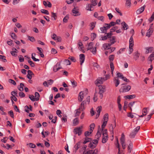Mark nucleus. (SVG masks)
Returning <instances> with one entry per match:
<instances>
[{
    "label": "nucleus",
    "mask_w": 154,
    "mask_h": 154,
    "mask_svg": "<svg viewBox=\"0 0 154 154\" xmlns=\"http://www.w3.org/2000/svg\"><path fill=\"white\" fill-rule=\"evenodd\" d=\"M37 49L40 52V55L42 57H44V55L42 52V49L40 48L37 47Z\"/></svg>",
    "instance_id": "a878e982"
},
{
    "label": "nucleus",
    "mask_w": 154,
    "mask_h": 154,
    "mask_svg": "<svg viewBox=\"0 0 154 154\" xmlns=\"http://www.w3.org/2000/svg\"><path fill=\"white\" fill-rule=\"evenodd\" d=\"M93 43L92 42H91L88 44V47L87 48V50H91L93 48Z\"/></svg>",
    "instance_id": "c756f323"
},
{
    "label": "nucleus",
    "mask_w": 154,
    "mask_h": 154,
    "mask_svg": "<svg viewBox=\"0 0 154 154\" xmlns=\"http://www.w3.org/2000/svg\"><path fill=\"white\" fill-rule=\"evenodd\" d=\"M98 87H99V94H103L104 92V89L103 88L101 85H98Z\"/></svg>",
    "instance_id": "4be33fe9"
},
{
    "label": "nucleus",
    "mask_w": 154,
    "mask_h": 154,
    "mask_svg": "<svg viewBox=\"0 0 154 154\" xmlns=\"http://www.w3.org/2000/svg\"><path fill=\"white\" fill-rule=\"evenodd\" d=\"M90 4H87L86 5V9L87 10L89 11H92L93 10V9H91L90 7Z\"/></svg>",
    "instance_id": "c03bdc74"
},
{
    "label": "nucleus",
    "mask_w": 154,
    "mask_h": 154,
    "mask_svg": "<svg viewBox=\"0 0 154 154\" xmlns=\"http://www.w3.org/2000/svg\"><path fill=\"white\" fill-rule=\"evenodd\" d=\"M102 107L101 106H98L96 109V111L97 112V114L96 115V118H98L100 114V112L101 110Z\"/></svg>",
    "instance_id": "9b49d317"
},
{
    "label": "nucleus",
    "mask_w": 154,
    "mask_h": 154,
    "mask_svg": "<svg viewBox=\"0 0 154 154\" xmlns=\"http://www.w3.org/2000/svg\"><path fill=\"white\" fill-rule=\"evenodd\" d=\"M122 24L123 27V28L124 30H127L128 28V25L125 23V22H123L122 23Z\"/></svg>",
    "instance_id": "412c9836"
},
{
    "label": "nucleus",
    "mask_w": 154,
    "mask_h": 154,
    "mask_svg": "<svg viewBox=\"0 0 154 154\" xmlns=\"http://www.w3.org/2000/svg\"><path fill=\"white\" fill-rule=\"evenodd\" d=\"M51 17L54 18V20H55L57 18V16L56 14L53 12H51Z\"/></svg>",
    "instance_id": "864d4df0"
},
{
    "label": "nucleus",
    "mask_w": 154,
    "mask_h": 154,
    "mask_svg": "<svg viewBox=\"0 0 154 154\" xmlns=\"http://www.w3.org/2000/svg\"><path fill=\"white\" fill-rule=\"evenodd\" d=\"M41 13L43 14H45L48 15L49 14V13L48 11V10H45L44 9H42L41 10Z\"/></svg>",
    "instance_id": "f704fd0d"
},
{
    "label": "nucleus",
    "mask_w": 154,
    "mask_h": 154,
    "mask_svg": "<svg viewBox=\"0 0 154 154\" xmlns=\"http://www.w3.org/2000/svg\"><path fill=\"white\" fill-rule=\"evenodd\" d=\"M135 97L136 96L135 94H132L131 95L125 96L124 97L125 98L130 99L135 98Z\"/></svg>",
    "instance_id": "5701e85b"
},
{
    "label": "nucleus",
    "mask_w": 154,
    "mask_h": 154,
    "mask_svg": "<svg viewBox=\"0 0 154 154\" xmlns=\"http://www.w3.org/2000/svg\"><path fill=\"white\" fill-rule=\"evenodd\" d=\"M108 137H106L103 136L102 142L103 143H106L108 140Z\"/></svg>",
    "instance_id": "58836bf2"
},
{
    "label": "nucleus",
    "mask_w": 154,
    "mask_h": 154,
    "mask_svg": "<svg viewBox=\"0 0 154 154\" xmlns=\"http://www.w3.org/2000/svg\"><path fill=\"white\" fill-rule=\"evenodd\" d=\"M43 4L45 7H48L51 8L52 7V5L51 2L48 1H43Z\"/></svg>",
    "instance_id": "ddd939ff"
},
{
    "label": "nucleus",
    "mask_w": 154,
    "mask_h": 154,
    "mask_svg": "<svg viewBox=\"0 0 154 154\" xmlns=\"http://www.w3.org/2000/svg\"><path fill=\"white\" fill-rule=\"evenodd\" d=\"M8 82L10 83H11L12 84L14 85H16V83L15 82V81H14V80L10 79L8 80Z\"/></svg>",
    "instance_id": "4d7b16f0"
},
{
    "label": "nucleus",
    "mask_w": 154,
    "mask_h": 154,
    "mask_svg": "<svg viewBox=\"0 0 154 154\" xmlns=\"http://www.w3.org/2000/svg\"><path fill=\"white\" fill-rule=\"evenodd\" d=\"M135 55L134 57V58L135 60H137L138 58L140 56V54L139 53L137 52H135L134 53Z\"/></svg>",
    "instance_id": "a19ab883"
},
{
    "label": "nucleus",
    "mask_w": 154,
    "mask_h": 154,
    "mask_svg": "<svg viewBox=\"0 0 154 154\" xmlns=\"http://www.w3.org/2000/svg\"><path fill=\"white\" fill-rule=\"evenodd\" d=\"M80 144V143L79 142L77 143L74 146V151L75 152H76L77 150L78 149L79 147V146Z\"/></svg>",
    "instance_id": "6ab92c4d"
},
{
    "label": "nucleus",
    "mask_w": 154,
    "mask_h": 154,
    "mask_svg": "<svg viewBox=\"0 0 154 154\" xmlns=\"http://www.w3.org/2000/svg\"><path fill=\"white\" fill-rule=\"evenodd\" d=\"M131 0H126L125 4L127 6L130 7L131 5Z\"/></svg>",
    "instance_id": "13d9d810"
},
{
    "label": "nucleus",
    "mask_w": 154,
    "mask_h": 154,
    "mask_svg": "<svg viewBox=\"0 0 154 154\" xmlns=\"http://www.w3.org/2000/svg\"><path fill=\"white\" fill-rule=\"evenodd\" d=\"M19 96L21 97H25L24 93L23 92H20L19 93Z\"/></svg>",
    "instance_id": "774afa93"
},
{
    "label": "nucleus",
    "mask_w": 154,
    "mask_h": 154,
    "mask_svg": "<svg viewBox=\"0 0 154 154\" xmlns=\"http://www.w3.org/2000/svg\"><path fill=\"white\" fill-rule=\"evenodd\" d=\"M101 132H97V134L95 136V138L96 139H95L94 140H97L98 142L99 138L101 136Z\"/></svg>",
    "instance_id": "cd10ccee"
},
{
    "label": "nucleus",
    "mask_w": 154,
    "mask_h": 154,
    "mask_svg": "<svg viewBox=\"0 0 154 154\" xmlns=\"http://www.w3.org/2000/svg\"><path fill=\"white\" fill-rule=\"evenodd\" d=\"M107 122H105V121H104L103 122V123L102 125V126H101L102 131L103 130V129L105 127V126H106V125L107 123Z\"/></svg>",
    "instance_id": "603ef678"
},
{
    "label": "nucleus",
    "mask_w": 154,
    "mask_h": 154,
    "mask_svg": "<svg viewBox=\"0 0 154 154\" xmlns=\"http://www.w3.org/2000/svg\"><path fill=\"white\" fill-rule=\"evenodd\" d=\"M19 61L20 62H23L24 61V59L22 55H20L19 57Z\"/></svg>",
    "instance_id": "bf43d9fd"
},
{
    "label": "nucleus",
    "mask_w": 154,
    "mask_h": 154,
    "mask_svg": "<svg viewBox=\"0 0 154 154\" xmlns=\"http://www.w3.org/2000/svg\"><path fill=\"white\" fill-rule=\"evenodd\" d=\"M71 82L73 88H75L77 85V82L74 80L71 81Z\"/></svg>",
    "instance_id": "8fccbe9b"
},
{
    "label": "nucleus",
    "mask_w": 154,
    "mask_h": 154,
    "mask_svg": "<svg viewBox=\"0 0 154 154\" xmlns=\"http://www.w3.org/2000/svg\"><path fill=\"white\" fill-rule=\"evenodd\" d=\"M83 93L82 92H80L79 95V97H78V100L79 101L81 102L82 101L83 98L84 96H83Z\"/></svg>",
    "instance_id": "f3484780"
},
{
    "label": "nucleus",
    "mask_w": 154,
    "mask_h": 154,
    "mask_svg": "<svg viewBox=\"0 0 154 154\" xmlns=\"http://www.w3.org/2000/svg\"><path fill=\"white\" fill-rule=\"evenodd\" d=\"M24 86V84L23 83H20V86L19 87H18V88L19 90L20 91H22L23 90V87Z\"/></svg>",
    "instance_id": "4c0bfd02"
},
{
    "label": "nucleus",
    "mask_w": 154,
    "mask_h": 154,
    "mask_svg": "<svg viewBox=\"0 0 154 154\" xmlns=\"http://www.w3.org/2000/svg\"><path fill=\"white\" fill-rule=\"evenodd\" d=\"M28 63L32 67H34L35 66V64L32 61L30 60H29L28 61Z\"/></svg>",
    "instance_id": "de8ad7c7"
},
{
    "label": "nucleus",
    "mask_w": 154,
    "mask_h": 154,
    "mask_svg": "<svg viewBox=\"0 0 154 154\" xmlns=\"http://www.w3.org/2000/svg\"><path fill=\"white\" fill-rule=\"evenodd\" d=\"M149 60L151 62L154 59V52L151 54L148 57Z\"/></svg>",
    "instance_id": "c85d7f7f"
},
{
    "label": "nucleus",
    "mask_w": 154,
    "mask_h": 154,
    "mask_svg": "<svg viewBox=\"0 0 154 154\" xmlns=\"http://www.w3.org/2000/svg\"><path fill=\"white\" fill-rule=\"evenodd\" d=\"M65 64L66 65H70L71 64V62L68 60L65 59L64 60Z\"/></svg>",
    "instance_id": "37998d69"
},
{
    "label": "nucleus",
    "mask_w": 154,
    "mask_h": 154,
    "mask_svg": "<svg viewBox=\"0 0 154 154\" xmlns=\"http://www.w3.org/2000/svg\"><path fill=\"white\" fill-rule=\"evenodd\" d=\"M95 124L94 123H92L91 124L90 126V131L92 132L93 130L94 129L95 127Z\"/></svg>",
    "instance_id": "e433bc0d"
},
{
    "label": "nucleus",
    "mask_w": 154,
    "mask_h": 154,
    "mask_svg": "<svg viewBox=\"0 0 154 154\" xmlns=\"http://www.w3.org/2000/svg\"><path fill=\"white\" fill-rule=\"evenodd\" d=\"M80 62L81 65L84 62L85 60V56L84 54H81L79 55Z\"/></svg>",
    "instance_id": "6e6552de"
},
{
    "label": "nucleus",
    "mask_w": 154,
    "mask_h": 154,
    "mask_svg": "<svg viewBox=\"0 0 154 154\" xmlns=\"http://www.w3.org/2000/svg\"><path fill=\"white\" fill-rule=\"evenodd\" d=\"M29 98L33 101H36L35 99V98L34 96L33 95H29Z\"/></svg>",
    "instance_id": "09e8293b"
},
{
    "label": "nucleus",
    "mask_w": 154,
    "mask_h": 154,
    "mask_svg": "<svg viewBox=\"0 0 154 154\" xmlns=\"http://www.w3.org/2000/svg\"><path fill=\"white\" fill-rule=\"evenodd\" d=\"M103 136L105 137H108V136L107 134V130L105 129L104 131H103Z\"/></svg>",
    "instance_id": "72a5a7b5"
},
{
    "label": "nucleus",
    "mask_w": 154,
    "mask_h": 154,
    "mask_svg": "<svg viewBox=\"0 0 154 154\" xmlns=\"http://www.w3.org/2000/svg\"><path fill=\"white\" fill-rule=\"evenodd\" d=\"M116 141L117 142V143L116 144V147L118 148V154H120V145L119 143V140L118 138H117L116 139Z\"/></svg>",
    "instance_id": "b1692460"
},
{
    "label": "nucleus",
    "mask_w": 154,
    "mask_h": 154,
    "mask_svg": "<svg viewBox=\"0 0 154 154\" xmlns=\"http://www.w3.org/2000/svg\"><path fill=\"white\" fill-rule=\"evenodd\" d=\"M100 30L101 31V32L103 33H106V27L103 26L100 28Z\"/></svg>",
    "instance_id": "79ce46f5"
},
{
    "label": "nucleus",
    "mask_w": 154,
    "mask_h": 154,
    "mask_svg": "<svg viewBox=\"0 0 154 154\" xmlns=\"http://www.w3.org/2000/svg\"><path fill=\"white\" fill-rule=\"evenodd\" d=\"M83 127L81 126L80 127H78L74 129L73 132L75 134H78L79 136L82 133V128Z\"/></svg>",
    "instance_id": "f03ea898"
},
{
    "label": "nucleus",
    "mask_w": 154,
    "mask_h": 154,
    "mask_svg": "<svg viewBox=\"0 0 154 154\" xmlns=\"http://www.w3.org/2000/svg\"><path fill=\"white\" fill-rule=\"evenodd\" d=\"M142 114H143V115L146 116L147 114V108H144L142 111Z\"/></svg>",
    "instance_id": "49530a36"
},
{
    "label": "nucleus",
    "mask_w": 154,
    "mask_h": 154,
    "mask_svg": "<svg viewBox=\"0 0 154 154\" xmlns=\"http://www.w3.org/2000/svg\"><path fill=\"white\" fill-rule=\"evenodd\" d=\"M72 15L75 16H78L80 15V13L79 11V10L77 7H75L72 10Z\"/></svg>",
    "instance_id": "423d86ee"
},
{
    "label": "nucleus",
    "mask_w": 154,
    "mask_h": 154,
    "mask_svg": "<svg viewBox=\"0 0 154 154\" xmlns=\"http://www.w3.org/2000/svg\"><path fill=\"white\" fill-rule=\"evenodd\" d=\"M153 48L152 47H146L145 48L146 51V54H148L149 52H151Z\"/></svg>",
    "instance_id": "aec40b11"
},
{
    "label": "nucleus",
    "mask_w": 154,
    "mask_h": 154,
    "mask_svg": "<svg viewBox=\"0 0 154 154\" xmlns=\"http://www.w3.org/2000/svg\"><path fill=\"white\" fill-rule=\"evenodd\" d=\"M111 45L112 44H111L105 43L103 45V47L105 49L107 48L108 49H109V48Z\"/></svg>",
    "instance_id": "bb28decb"
},
{
    "label": "nucleus",
    "mask_w": 154,
    "mask_h": 154,
    "mask_svg": "<svg viewBox=\"0 0 154 154\" xmlns=\"http://www.w3.org/2000/svg\"><path fill=\"white\" fill-rule=\"evenodd\" d=\"M114 59V55H111L109 56V59L111 62Z\"/></svg>",
    "instance_id": "0e129e2a"
},
{
    "label": "nucleus",
    "mask_w": 154,
    "mask_h": 154,
    "mask_svg": "<svg viewBox=\"0 0 154 154\" xmlns=\"http://www.w3.org/2000/svg\"><path fill=\"white\" fill-rule=\"evenodd\" d=\"M120 141L122 148L124 149L125 148L126 145L125 143V137L124 133H122L120 139Z\"/></svg>",
    "instance_id": "39448f33"
},
{
    "label": "nucleus",
    "mask_w": 154,
    "mask_h": 154,
    "mask_svg": "<svg viewBox=\"0 0 154 154\" xmlns=\"http://www.w3.org/2000/svg\"><path fill=\"white\" fill-rule=\"evenodd\" d=\"M69 18V16L68 15H66L63 19V22L65 23H66L67 20Z\"/></svg>",
    "instance_id": "e2e57ef3"
},
{
    "label": "nucleus",
    "mask_w": 154,
    "mask_h": 154,
    "mask_svg": "<svg viewBox=\"0 0 154 154\" xmlns=\"http://www.w3.org/2000/svg\"><path fill=\"white\" fill-rule=\"evenodd\" d=\"M109 119V115L108 113L105 114L103 117V119L104 121L107 122Z\"/></svg>",
    "instance_id": "7c9ffc66"
},
{
    "label": "nucleus",
    "mask_w": 154,
    "mask_h": 154,
    "mask_svg": "<svg viewBox=\"0 0 154 154\" xmlns=\"http://www.w3.org/2000/svg\"><path fill=\"white\" fill-rule=\"evenodd\" d=\"M146 7L145 5H144L143 6L141 7L138 9L136 11V13L137 14H140L142 13L144 10L145 8Z\"/></svg>",
    "instance_id": "f8f14e48"
},
{
    "label": "nucleus",
    "mask_w": 154,
    "mask_h": 154,
    "mask_svg": "<svg viewBox=\"0 0 154 154\" xmlns=\"http://www.w3.org/2000/svg\"><path fill=\"white\" fill-rule=\"evenodd\" d=\"M104 27H106V29L107 30L108 29H109L110 27V26L108 23H105Z\"/></svg>",
    "instance_id": "69168bd1"
},
{
    "label": "nucleus",
    "mask_w": 154,
    "mask_h": 154,
    "mask_svg": "<svg viewBox=\"0 0 154 154\" xmlns=\"http://www.w3.org/2000/svg\"><path fill=\"white\" fill-rule=\"evenodd\" d=\"M85 101H83L81 103L79 108L78 109L79 110L83 111L85 109Z\"/></svg>",
    "instance_id": "4468645a"
},
{
    "label": "nucleus",
    "mask_w": 154,
    "mask_h": 154,
    "mask_svg": "<svg viewBox=\"0 0 154 154\" xmlns=\"http://www.w3.org/2000/svg\"><path fill=\"white\" fill-rule=\"evenodd\" d=\"M8 114H9L11 117L12 118H14V115L13 111L10 110L8 112Z\"/></svg>",
    "instance_id": "052dcab7"
},
{
    "label": "nucleus",
    "mask_w": 154,
    "mask_h": 154,
    "mask_svg": "<svg viewBox=\"0 0 154 154\" xmlns=\"http://www.w3.org/2000/svg\"><path fill=\"white\" fill-rule=\"evenodd\" d=\"M110 38V41L111 42L110 44L112 45L116 42V41L115 40V36H112Z\"/></svg>",
    "instance_id": "2f4dec72"
},
{
    "label": "nucleus",
    "mask_w": 154,
    "mask_h": 154,
    "mask_svg": "<svg viewBox=\"0 0 154 154\" xmlns=\"http://www.w3.org/2000/svg\"><path fill=\"white\" fill-rule=\"evenodd\" d=\"M140 128V127L138 126L137 127L134 129L131 133L129 135L130 138H134L136 135L138 131Z\"/></svg>",
    "instance_id": "f257e3e1"
},
{
    "label": "nucleus",
    "mask_w": 154,
    "mask_h": 154,
    "mask_svg": "<svg viewBox=\"0 0 154 154\" xmlns=\"http://www.w3.org/2000/svg\"><path fill=\"white\" fill-rule=\"evenodd\" d=\"M117 77L118 78H121L122 79L123 77H124L122 73L119 72H118L117 73Z\"/></svg>",
    "instance_id": "338daca9"
},
{
    "label": "nucleus",
    "mask_w": 154,
    "mask_h": 154,
    "mask_svg": "<svg viewBox=\"0 0 154 154\" xmlns=\"http://www.w3.org/2000/svg\"><path fill=\"white\" fill-rule=\"evenodd\" d=\"M101 37L100 39V40H106L108 38H110L111 37V34H109V33H107V35H105L104 36H101Z\"/></svg>",
    "instance_id": "9d476101"
},
{
    "label": "nucleus",
    "mask_w": 154,
    "mask_h": 154,
    "mask_svg": "<svg viewBox=\"0 0 154 154\" xmlns=\"http://www.w3.org/2000/svg\"><path fill=\"white\" fill-rule=\"evenodd\" d=\"M98 143V141L97 140H93L91 141L88 145V146L91 149H94L95 148Z\"/></svg>",
    "instance_id": "7ed1b4c3"
},
{
    "label": "nucleus",
    "mask_w": 154,
    "mask_h": 154,
    "mask_svg": "<svg viewBox=\"0 0 154 154\" xmlns=\"http://www.w3.org/2000/svg\"><path fill=\"white\" fill-rule=\"evenodd\" d=\"M27 145H28L29 147L31 148H35L36 147L35 145L32 143H29L28 144H27Z\"/></svg>",
    "instance_id": "ea45409f"
},
{
    "label": "nucleus",
    "mask_w": 154,
    "mask_h": 154,
    "mask_svg": "<svg viewBox=\"0 0 154 154\" xmlns=\"http://www.w3.org/2000/svg\"><path fill=\"white\" fill-rule=\"evenodd\" d=\"M92 132L90 131H85V135L86 137L88 136L92 133Z\"/></svg>",
    "instance_id": "6e6d98bb"
},
{
    "label": "nucleus",
    "mask_w": 154,
    "mask_h": 154,
    "mask_svg": "<svg viewBox=\"0 0 154 154\" xmlns=\"http://www.w3.org/2000/svg\"><path fill=\"white\" fill-rule=\"evenodd\" d=\"M130 143L128 147V152L129 153H130L131 152L132 150L133 146L132 143L131 142V141H130Z\"/></svg>",
    "instance_id": "a211bd4d"
},
{
    "label": "nucleus",
    "mask_w": 154,
    "mask_h": 154,
    "mask_svg": "<svg viewBox=\"0 0 154 154\" xmlns=\"http://www.w3.org/2000/svg\"><path fill=\"white\" fill-rule=\"evenodd\" d=\"M110 66L111 68V70L113 71L114 69V64L112 62H111L110 64Z\"/></svg>",
    "instance_id": "680f3d73"
},
{
    "label": "nucleus",
    "mask_w": 154,
    "mask_h": 154,
    "mask_svg": "<svg viewBox=\"0 0 154 154\" xmlns=\"http://www.w3.org/2000/svg\"><path fill=\"white\" fill-rule=\"evenodd\" d=\"M153 32V29H151L150 28L147 31V33L146 34V36L148 37H150L151 35L152 34Z\"/></svg>",
    "instance_id": "dca6fc26"
},
{
    "label": "nucleus",
    "mask_w": 154,
    "mask_h": 154,
    "mask_svg": "<svg viewBox=\"0 0 154 154\" xmlns=\"http://www.w3.org/2000/svg\"><path fill=\"white\" fill-rule=\"evenodd\" d=\"M61 63H57V64L55 65L53 68V70L54 72H56L60 69L62 68V67L60 66Z\"/></svg>",
    "instance_id": "0eeeda50"
},
{
    "label": "nucleus",
    "mask_w": 154,
    "mask_h": 154,
    "mask_svg": "<svg viewBox=\"0 0 154 154\" xmlns=\"http://www.w3.org/2000/svg\"><path fill=\"white\" fill-rule=\"evenodd\" d=\"M95 23L94 22H92L91 23V30H92L94 27L95 26Z\"/></svg>",
    "instance_id": "3c124183"
},
{
    "label": "nucleus",
    "mask_w": 154,
    "mask_h": 154,
    "mask_svg": "<svg viewBox=\"0 0 154 154\" xmlns=\"http://www.w3.org/2000/svg\"><path fill=\"white\" fill-rule=\"evenodd\" d=\"M90 50L91 51V52L94 54H95L96 53L97 50L96 47H93L91 50Z\"/></svg>",
    "instance_id": "a18cd8bd"
},
{
    "label": "nucleus",
    "mask_w": 154,
    "mask_h": 154,
    "mask_svg": "<svg viewBox=\"0 0 154 154\" xmlns=\"http://www.w3.org/2000/svg\"><path fill=\"white\" fill-rule=\"evenodd\" d=\"M104 81L103 80L102 77H99L96 80V84L97 85V86H98V84H102Z\"/></svg>",
    "instance_id": "1a4fd4ad"
},
{
    "label": "nucleus",
    "mask_w": 154,
    "mask_h": 154,
    "mask_svg": "<svg viewBox=\"0 0 154 154\" xmlns=\"http://www.w3.org/2000/svg\"><path fill=\"white\" fill-rule=\"evenodd\" d=\"M79 122L77 118H76L73 120V124L74 126L77 125L79 123Z\"/></svg>",
    "instance_id": "c9c22d12"
},
{
    "label": "nucleus",
    "mask_w": 154,
    "mask_h": 154,
    "mask_svg": "<svg viewBox=\"0 0 154 154\" xmlns=\"http://www.w3.org/2000/svg\"><path fill=\"white\" fill-rule=\"evenodd\" d=\"M5 58L6 57L5 56L0 55V59L3 60V61L4 62H6L7 61Z\"/></svg>",
    "instance_id": "5fc2aeb1"
},
{
    "label": "nucleus",
    "mask_w": 154,
    "mask_h": 154,
    "mask_svg": "<svg viewBox=\"0 0 154 154\" xmlns=\"http://www.w3.org/2000/svg\"><path fill=\"white\" fill-rule=\"evenodd\" d=\"M114 83L115 84V86L116 87H117L118 85H119L120 83V81L118 79H116L115 78L114 80Z\"/></svg>",
    "instance_id": "393cba45"
},
{
    "label": "nucleus",
    "mask_w": 154,
    "mask_h": 154,
    "mask_svg": "<svg viewBox=\"0 0 154 154\" xmlns=\"http://www.w3.org/2000/svg\"><path fill=\"white\" fill-rule=\"evenodd\" d=\"M134 41H133V38L132 37V36L129 39V48H130L131 47H133L134 45Z\"/></svg>",
    "instance_id": "2eb2a0df"
},
{
    "label": "nucleus",
    "mask_w": 154,
    "mask_h": 154,
    "mask_svg": "<svg viewBox=\"0 0 154 154\" xmlns=\"http://www.w3.org/2000/svg\"><path fill=\"white\" fill-rule=\"evenodd\" d=\"M35 99L36 101L38 100H39V98L40 97V95L37 92H36L35 93Z\"/></svg>",
    "instance_id": "473e14b6"
},
{
    "label": "nucleus",
    "mask_w": 154,
    "mask_h": 154,
    "mask_svg": "<svg viewBox=\"0 0 154 154\" xmlns=\"http://www.w3.org/2000/svg\"><path fill=\"white\" fill-rule=\"evenodd\" d=\"M130 85H125L122 87L119 90L120 92H125L128 91L131 89Z\"/></svg>",
    "instance_id": "20e7f679"
}]
</instances>
